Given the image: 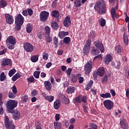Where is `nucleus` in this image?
Masks as SVG:
<instances>
[{"label":"nucleus","mask_w":129,"mask_h":129,"mask_svg":"<svg viewBox=\"0 0 129 129\" xmlns=\"http://www.w3.org/2000/svg\"><path fill=\"white\" fill-rule=\"evenodd\" d=\"M95 10L98 11L99 14L103 15L106 13V6L104 0H100L95 5Z\"/></svg>","instance_id":"f257e3e1"},{"label":"nucleus","mask_w":129,"mask_h":129,"mask_svg":"<svg viewBox=\"0 0 129 129\" xmlns=\"http://www.w3.org/2000/svg\"><path fill=\"white\" fill-rule=\"evenodd\" d=\"M6 42L8 48H9L10 50H13L15 49V45H16L17 43V40H16V38L14 37V36H9L7 38Z\"/></svg>","instance_id":"f03ea898"},{"label":"nucleus","mask_w":129,"mask_h":129,"mask_svg":"<svg viewBox=\"0 0 129 129\" xmlns=\"http://www.w3.org/2000/svg\"><path fill=\"white\" fill-rule=\"evenodd\" d=\"M18 105V102H17L15 100H10L7 101V107L8 112L10 113H13L14 112V108L17 107Z\"/></svg>","instance_id":"7ed1b4c3"},{"label":"nucleus","mask_w":129,"mask_h":129,"mask_svg":"<svg viewBox=\"0 0 129 129\" xmlns=\"http://www.w3.org/2000/svg\"><path fill=\"white\" fill-rule=\"evenodd\" d=\"M24 17L21 14H19L17 17L15 19V24H16V29L17 30H21V27L24 24Z\"/></svg>","instance_id":"20e7f679"},{"label":"nucleus","mask_w":129,"mask_h":129,"mask_svg":"<svg viewBox=\"0 0 129 129\" xmlns=\"http://www.w3.org/2000/svg\"><path fill=\"white\" fill-rule=\"evenodd\" d=\"M91 45V40L90 39H89L87 40L86 43L83 49V52L84 55H87V54H88V53L90 52Z\"/></svg>","instance_id":"39448f33"},{"label":"nucleus","mask_w":129,"mask_h":129,"mask_svg":"<svg viewBox=\"0 0 129 129\" xmlns=\"http://www.w3.org/2000/svg\"><path fill=\"white\" fill-rule=\"evenodd\" d=\"M5 123L6 128L7 129H15V125L13 124V122L10 121L8 116L5 115Z\"/></svg>","instance_id":"423d86ee"},{"label":"nucleus","mask_w":129,"mask_h":129,"mask_svg":"<svg viewBox=\"0 0 129 129\" xmlns=\"http://www.w3.org/2000/svg\"><path fill=\"white\" fill-rule=\"evenodd\" d=\"M49 12L45 11H42L39 15L41 22H46L48 20V18H49Z\"/></svg>","instance_id":"0eeeda50"},{"label":"nucleus","mask_w":129,"mask_h":129,"mask_svg":"<svg viewBox=\"0 0 129 129\" xmlns=\"http://www.w3.org/2000/svg\"><path fill=\"white\" fill-rule=\"evenodd\" d=\"M103 104L104 107L109 110L112 109V108L113 107V102L110 100L104 101Z\"/></svg>","instance_id":"6e6552de"},{"label":"nucleus","mask_w":129,"mask_h":129,"mask_svg":"<svg viewBox=\"0 0 129 129\" xmlns=\"http://www.w3.org/2000/svg\"><path fill=\"white\" fill-rule=\"evenodd\" d=\"M24 50L27 52H33L34 51V46L29 42H25L23 44Z\"/></svg>","instance_id":"1a4fd4ad"},{"label":"nucleus","mask_w":129,"mask_h":129,"mask_svg":"<svg viewBox=\"0 0 129 129\" xmlns=\"http://www.w3.org/2000/svg\"><path fill=\"white\" fill-rule=\"evenodd\" d=\"M91 68H92V61L89 60L85 66V71L87 74H89L91 72Z\"/></svg>","instance_id":"9d476101"},{"label":"nucleus","mask_w":129,"mask_h":129,"mask_svg":"<svg viewBox=\"0 0 129 129\" xmlns=\"http://www.w3.org/2000/svg\"><path fill=\"white\" fill-rule=\"evenodd\" d=\"M94 44L96 48L99 49L101 53H103L104 52V46H103V44L101 42L97 41H95Z\"/></svg>","instance_id":"9b49d317"},{"label":"nucleus","mask_w":129,"mask_h":129,"mask_svg":"<svg viewBox=\"0 0 129 129\" xmlns=\"http://www.w3.org/2000/svg\"><path fill=\"white\" fill-rule=\"evenodd\" d=\"M5 18L6 23H7L8 25H12V24L14 23V17H13V16L10 14H6Z\"/></svg>","instance_id":"f8f14e48"},{"label":"nucleus","mask_w":129,"mask_h":129,"mask_svg":"<svg viewBox=\"0 0 129 129\" xmlns=\"http://www.w3.org/2000/svg\"><path fill=\"white\" fill-rule=\"evenodd\" d=\"M111 60H112V55L110 54H108L104 57V62L106 65H108Z\"/></svg>","instance_id":"ddd939ff"},{"label":"nucleus","mask_w":129,"mask_h":129,"mask_svg":"<svg viewBox=\"0 0 129 129\" xmlns=\"http://www.w3.org/2000/svg\"><path fill=\"white\" fill-rule=\"evenodd\" d=\"M12 64L13 62H12V60L8 58L3 59L1 62V65H2V66H8L9 65H12Z\"/></svg>","instance_id":"4468645a"},{"label":"nucleus","mask_w":129,"mask_h":129,"mask_svg":"<svg viewBox=\"0 0 129 129\" xmlns=\"http://www.w3.org/2000/svg\"><path fill=\"white\" fill-rule=\"evenodd\" d=\"M120 124L121 127L123 129H128V125L126 123V120L125 119H122L120 121Z\"/></svg>","instance_id":"2eb2a0df"},{"label":"nucleus","mask_w":129,"mask_h":129,"mask_svg":"<svg viewBox=\"0 0 129 129\" xmlns=\"http://www.w3.org/2000/svg\"><path fill=\"white\" fill-rule=\"evenodd\" d=\"M117 9V6H115L114 8H112L111 10V16L113 21L115 20V18H117V14H116V13H115V10Z\"/></svg>","instance_id":"dca6fc26"},{"label":"nucleus","mask_w":129,"mask_h":129,"mask_svg":"<svg viewBox=\"0 0 129 129\" xmlns=\"http://www.w3.org/2000/svg\"><path fill=\"white\" fill-rule=\"evenodd\" d=\"M68 35H69L68 31H61L58 33V36L60 39H63V38L66 37V36H68Z\"/></svg>","instance_id":"f3484780"},{"label":"nucleus","mask_w":129,"mask_h":129,"mask_svg":"<svg viewBox=\"0 0 129 129\" xmlns=\"http://www.w3.org/2000/svg\"><path fill=\"white\" fill-rule=\"evenodd\" d=\"M13 113V117L14 119H19L21 117V113H20V111L18 110H15Z\"/></svg>","instance_id":"a211bd4d"},{"label":"nucleus","mask_w":129,"mask_h":129,"mask_svg":"<svg viewBox=\"0 0 129 129\" xmlns=\"http://www.w3.org/2000/svg\"><path fill=\"white\" fill-rule=\"evenodd\" d=\"M105 72V71L103 67L100 68L97 71V75H98V76H100V77H102V76H103L104 75Z\"/></svg>","instance_id":"6ab92c4d"},{"label":"nucleus","mask_w":129,"mask_h":129,"mask_svg":"<svg viewBox=\"0 0 129 129\" xmlns=\"http://www.w3.org/2000/svg\"><path fill=\"white\" fill-rule=\"evenodd\" d=\"M44 84L45 88L47 90H48V91H50V90L52 89V85L51 84V83H50V82L48 81H45L44 82Z\"/></svg>","instance_id":"aec40b11"},{"label":"nucleus","mask_w":129,"mask_h":129,"mask_svg":"<svg viewBox=\"0 0 129 129\" xmlns=\"http://www.w3.org/2000/svg\"><path fill=\"white\" fill-rule=\"evenodd\" d=\"M63 25L64 27H68L71 25V20L70 19V17H67L64 21H63Z\"/></svg>","instance_id":"412c9836"},{"label":"nucleus","mask_w":129,"mask_h":129,"mask_svg":"<svg viewBox=\"0 0 129 129\" xmlns=\"http://www.w3.org/2000/svg\"><path fill=\"white\" fill-rule=\"evenodd\" d=\"M60 106H61V101L57 99L54 102L53 107L54 109H58Z\"/></svg>","instance_id":"4be33fe9"},{"label":"nucleus","mask_w":129,"mask_h":129,"mask_svg":"<svg viewBox=\"0 0 129 129\" xmlns=\"http://www.w3.org/2000/svg\"><path fill=\"white\" fill-rule=\"evenodd\" d=\"M50 15L51 17H53V18H58L59 16H60L59 11L57 10H53L51 11Z\"/></svg>","instance_id":"5701e85b"},{"label":"nucleus","mask_w":129,"mask_h":129,"mask_svg":"<svg viewBox=\"0 0 129 129\" xmlns=\"http://www.w3.org/2000/svg\"><path fill=\"white\" fill-rule=\"evenodd\" d=\"M91 53L92 54V55H94V56H95L99 54V51L98 50V49H97V48L94 47L92 48Z\"/></svg>","instance_id":"b1692460"},{"label":"nucleus","mask_w":129,"mask_h":129,"mask_svg":"<svg viewBox=\"0 0 129 129\" xmlns=\"http://www.w3.org/2000/svg\"><path fill=\"white\" fill-rule=\"evenodd\" d=\"M100 96L102 98H110L111 95L109 93H106L100 94Z\"/></svg>","instance_id":"393cba45"},{"label":"nucleus","mask_w":129,"mask_h":129,"mask_svg":"<svg viewBox=\"0 0 129 129\" xmlns=\"http://www.w3.org/2000/svg\"><path fill=\"white\" fill-rule=\"evenodd\" d=\"M121 50H122V48H121V46L118 45L115 46V51L118 54L121 53Z\"/></svg>","instance_id":"a878e982"},{"label":"nucleus","mask_w":129,"mask_h":129,"mask_svg":"<svg viewBox=\"0 0 129 129\" xmlns=\"http://www.w3.org/2000/svg\"><path fill=\"white\" fill-rule=\"evenodd\" d=\"M123 41L125 45H127L128 44V38H127V35L125 33H124L123 34Z\"/></svg>","instance_id":"bb28decb"},{"label":"nucleus","mask_w":129,"mask_h":129,"mask_svg":"<svg viewBox=\"0 0 129 129\" xmlns=\"http://www.w3.org/2000/svg\"><path fill=\"white\" fill-rule=\"evenodd\" d=\"M54 125L55 129H61V127H62V125L60 124V122H54Z\"/></svg>","instance_id":"cd10ccee"},{"label":"nucleus","mask_w":129,"mask_h":129,"mask_svg":"<svg viewBox=\"0 0 129 129\" xmlns=\"http://www.w3.org/2000/svg\"><path fill=\"white\" fill-rule=\"evenodd\" d=\"M68 93L72 94L75 91V88L74 87H70L68 88Z\"/></svg>","instance_id":"c85d7f7f"},{"label":"nucleus","mask_w":129,"mask_h":129,"mask_svg":"<svg viewBox=\"0 0 129 129\" xmlns=\"http://www.w3.org/2000/svg\"><path fill=\"white\" fill-rule=\"evenodd\" d=\"M45 99L46 100H48L49 102H52L53 100H54V96H46L45 97Z\"/></svg>","instance_id":"c756f323"},{"label":"nucleus","mask_w":129,"mask_h":129,"mask_svg":"<svg viewBox=\"0 0 129 129\" xmlns=\"http://www.w3.org/2000/svg\"><path fill=\"white\" fill-rule=\"evenodd\" d=\"M22 75H21V74H16L12 77V80L13 81H17V80H18V79H19V78H20V77Z\"/></svg>","instance_id":"7c9ffc66"},{"label":"nucleus","mask_w":129,"mask_h":129,"mask_svg":"<svg viewBox=\"0 0 129 129\" xmlns=\"http://www.w3.org/2000/svg\"><path fill=\"white\" fill-rule=\"evenodd\" d=\"M45 41L46 43H51V42H52V38L50 36V34L46 35Z\"/></svg>","instance_id":"2f4dec72"},{"label":"nucleus","mask_w":129,"mask_h":129,"mask_svg":"<svg viewBox=\"0 0 129 129\" xmlns=\"http://www.w3.org/2000/svg\"><path fill=\"white\" fill-rule=\"evenodd\" d=\"M71 41V39L69 37H64L63 39V43L64 44H69Z\"/></svg>","instance_id":"473e14b6"},{"label":"nucleus","mask_w":129,"mask_h":129,"mask_svg":"<svg viewBox=\"0 0 129 129\" xmlns=\"http://www.w3.org/2000/svg\"><path fill=\"white\" fill-rule=\"evenodd\" d=\"M75 102H77V103H81L82 102V95H80L76 98Z\"/></svg>","instance_id":"72a5a7b5"},{"label":"nucleus","mask_w":129,"mask_h":129,"mask_svg":"<svg viewBox=\"0 0 129 129\" xmlns=\"http://www.w3.org/2000/svg\"><path fill=\"white\" fill-rule=\"evenodd\" d=\"M7 5H8V4L7 3V2L5 0H2L0 2L1 8H5V7H7Z\"/></svg>","instance_id":"f704fd0d"},{"label":"nucleus","mask_w":129,"mask_h":129,"mask_svg":"<svg viewBox=\"0 0 129 129\" xmlns=\"http://www.w3.org/2000/svg\"><path fill=\"white\" fill-rule=\"evenodd\" d=\"M6 78H7V77L6 76V75H5V73L2 72L0 75V81L2 82L5 81Z\"/></svg>","instance_id":"c9c22d12"},{"label":"nucleus","mask_w":129,"mask_h":129,"mask_svg":"<svg viewBox=\"0 0 129 129\" xmlns=\"http://www.w3.org/2000/svg\"><path fill=\"white\" fill-rule=\"evenodd\" d=\"M106 21H105V19L103 18H101L99 21V24L101 27H104L105 26V24Z\"/></svg>","instance_id":"e433bc0d"},{"label":"nucleus","mask_w":129,"mask_h":129,"mask_svg":"<svg viewBox=\"0 0 129 129\" xmlns=\"http://www.w3.org/2000/svg\"><path fill=\"white\" fill-rule=\"evenodd\" d=\"M74 4L77 8L81 7V0H76Z\"/></svg>","instance_id":"4c0bfd02"},{"label":"nucleus","mask_w":129,"mask_h":129,"mask_svg":"<svg viewBox=\"0 0 129 129\" xmlns=\"http://www.w3.org/2000/svg\"><path fill=\"white\" fill-rule=\"evenodd\" d=\"M40 73H41V71L34 72L33 75H34L35 78H36V79H38V78H39V77H40Z\"/></svg>","instance_id":"58836bf2"},{"label":"nucleus","mask_w":129,"mask_h":129,"mask_svg":"<svg viewBox=\"0 0 129 129\" xmlns=\"http://www.w3.org/2000/svg\"><path fill=\"white\" fill-rule=\"evenodd\" d=\"M62 99L64 101L65 104H69L70 103V100L68 97H66L65 96H62Z\"/></svg>","instance_id":"ea45409f"},{"label":"nucleus","mask_w":129,"mask_h":129,"mask_svg":"<svg viewBox=\"0 0 129 129\" xmlns=\"http://www.w3.org/2000/svg\"><path fill=\"white\" fill-rule=\"evenodd\" d=\"M38 55H33L31 57V60L32 62H37V61H38Z\"/></svg>","instance_id":"a19ab883"},{"label":"nucleus","mask_w":129,"mask_h":129,"mask_svg":"<svg viewBox=\"0 0 129 129\" xmlns=\"http://www.w3.org/2000/svg\"><path fill=\"white\" fill-rule=\"evenodd\" d=\"M16 72H17L16 69H13L9 71V76H10V77H12V76H13V75H14V74H15Z\"/></svg>","instance_id":"79ce46f5"},{"label":"nucleus","mask_w":129,"mask_h":129,"mask_svg":"<svg viewBox=\"0 0 129 129\" xmlns=\"http://www.w3.org/2000/svg\"><path fill=\"white\" fill-rule=\"evenodd\" d=\"M51 27L53 28L54 30H57L58 28H59V25L57 24L56 22H52L51 24Z\"/></svg>","instance_id":"37998d69"},{"label":"nucleus","mask_w":129,"mask_h":129,"mask_svg":"<svg viewBox=\"0 0 129 129\" xmlns=\"http://www.w3.org/2000/svg\"><path fill=\"white\" fill-rule=\"evenodd\" d=\"M22 102H27L28 101V99H29V97H28V95H24V96H23L21 98Z\"/></svg>","instance_id":"c03bdc74"},{"label":"nucleus","mask_w":129,"mask_h":129,"mask_svg":"<svg viewBox=\"0 0 129 129\" xmlns=\"http://www.w3.org/2000/svg\"><path fill=\"white\" fill-rule=\"evenodd\" d=\"M42 57H43V59L44 60H47V59H48L49 58V54H48L46 52H44L42 53Z\"/></svg>","instance_id":"a18cd8bd"},{"label":"nucleus","mask_w":129,"mask_h":129,"mask_svg":"<svg viewBox=\"0 0 129 129\" xmlns=\"http://www.w3.org/2000/svg\"><path fill=\"white\" fill-rule=\"evenodd\" d=\"M96 35V34H95V32H94L93 31H91L90 32L89 36L90 37V38H95Z\"/></svg>","instance_id":"49530a36"},{"label":"nucleus","mask_w":129,"mask_h":129,"mask_svg":"<svg viewBox=\"0 0 129 129\" xmlns=\"http://www.w3.org/2000/svg\"><path fill=\"white\" fill-rule=\"evenodd\" d=\"M45 31L46 35H50V27L48 26H45Z\"/></svg>","instance_id":"de8ad7c7"},{"label":"nucleus","mask_w":129,"mask_h":129,"mask_svg":"<svg viewBox=\"0 0 129 129\" xmlns=\"http://www.w3.org/2000/svg\"><path fill=\"white\" fill-rule=\"evenodd\" d=\"M26 31L27 33H31L32 32V26L30 24H28L26 27Z\"/></svg>","instance_id":"09e8293b"},{"label":"nucleus","mask_w":129,"mask_h":129,"mask_svg":"<svg viewBox=\"0 0 129 129\" xmlns=\"http://www.w3.org/2000/svg\"><path fill=\"white\" fill-rule=\"evenodd\" d=\"M93 85V81L91 80L90 81V83L88 84L87 87V90H88L91 88V87Z\"/></svg>","instance_id":"8fccbe9b"},{"label":"nucleus","mask_w":129,"mask_h":129,"mask_svg":"<svg viewBox=\"0 0 129 129\" xmlns=\"http://www.w3.org/2000/svg\"><path fill=\"white\" fill-rule=\"evenodd\" d=\"M12 91L14 94H17L18 93V90H17V87L16 86L14 85L12 87Z\"/></svg>","instance_id":"3c124183"},{"label":"nucleus","mask_w":129,"mask_h":129,"mask_svg":"<svg viewBox=\"0 0 129 129\" xmlns=\"http://www.w3.org/2000/svg\"><path fill=\"white\" fill-rule=\"evenodd\" d=\"M53 42H54V44H55V45H56L57 47L58 46V38H57L56 36H54L53 37Z\"/></svg>","instance_id":"603ef678"},{"label":"nucleus","mask_w":129,"mask_h":129,"mask_svg":"<svg viewBox=\"0 0 129 129\" xmlns=\"http://www.w3.org/2000/svg\"><path fill=\"white\" fill-rule=\"evenodd\" d=\"M3 94L0 93V106H1V105H3L4 104V102H3Z\"/></svg>","instance_id":"864d4df0"},{"label":"nucleus","mask_w":129,"mask_h":129,"mask_svg":"<svg viewBox=\"0 0 129 129\" xmlns=\"http://www.w3.org/2000/svg\"><path fill=\"white\" fill-rule=\"evenodd\" d=\"M36 129H42V127L41 126V123L39 122H37L36 123Z\"/></svg>","instance_id":"5fc2aeb1"},{"label":"nucleus","mask_w":129,"mask_h":129,"mask_svg":"<svg viewBox=\"0 0 129 129\" xmlns=\"http://www.w3.org/2000/svg\"><path fill=\"white\" fill-rule=\"evenodd\" d=\"M8 96L9 98H15V97H16V95H15V94L11 92H9Z\"/></svg>","instance_id":"6e6d98bb"},{"label":"nucleus","mask_w":129,"mask_h":129,"mask_svg":"<svg viewBox=\"0 0 129 129\" xmlns=\"http://www.w3.org/2000/svg\"><path fill=\"white\" fill-rule=\"evenodd\" d=\"M27 13H28L29 16H32L33 12V10L32 9H28L27 10Z\"/></svg>","instance_id":"4d7b16f0"},{"label":"nucleus","mask_w":129,"mask_h":129,"mask_svg":"<svg viewBox=\"0 0 129 129\" xmlns=\"http://www.w3.org/2000/svg\"><path fill=\"white\" fill-rule=\"evenodd\" d=\"M107 82V76H106L102 78V83H105Z\"/></svg>","instance_id":"13d9d810"},{"label":"nucleus","mask_w":129,"mask_h":129,"mask_svg":"<svg viewBox=\"0 0 129 129\" xmlns=\"http://www.w3.org/2000/svg\"><path fill=\"white\" fill-rule=\"evenodd\" d=\"M72 72V69L71 68H68V70H67L66 71V73L67 75H70Z\"/></svg>","instance_id":"bf43d9fd"},{"label":"nucleus","mask_w":129,"mask_h":129,"mask_svg":"<svg viewBox=\"0 0 129 129\" xmlns=\"http://www.w3.org/2000/svg\"><path fill=\"white\" fill-rule=\"evenodd\" d=\"M28 82H34L35 78L34 77H30L27 79Z\"/></svg>","instance_id":"052dcab7"},{"label":"nucleus","mask_w":129,"mask_h":129,"mask_svg":"<svg viewBox=\"0 0 129 129\" xmlns=\"http://www.w3.org/2000/svg\"><path fill=\"white\" fill-rule=\"evenodd\" d=\"M31 95L32 96H36L37 95V90H33L31 92Z\"/></svg>","instance_id":"680f3d73"},{"label":"nucleus","mask_w":129,"mask_h":129,"mask_svg":"<svg viewBox=\"0 0 129 129\" xmlns=\"http://www.w3.org/2000/svg\"><path fill=\"white\" fill-rule=\"evenodd\" d=\"M83 109H84V112H85V113H87V112H88V111H87V110L88 109V107L86 106V105H84Z\"/></svg>","instance_id":"e2e57ef3"},{"label":"nucleus","mask_w":129,"mask_h":129,"mask_svg":"<svg viewBox=\"0 0 129 129\" xmlns=\"http://www.w3.org/2000/svg\"><path fill=\"white\" fill-rule=\"evenodd\" d=\"M55 117L56 121H58V120H59V119H60V114H56Z\"/></svg>","instance_id":"0e129e2a"},{"label":"nucleus","mask_w":129,"mask_h":129,"mask_svg":"<svg viewBox=\"0 0 129 129\" xmlns=\"http://www.w3.org/2000/svg\"><path fill=\"white\" fill-rule=\"evenodd\" d=\"M8 49L5 48L2 51H0V55H4V54H5V53L7 52V50Z\"/></svg>","instance_id":"69168bd1"},{"label":"nucleus","mask_w":129,"mask_h":129,"mask_svg":"<svg viewBox=\"0 0 129 129\" xmlns=\"http://www.w3.org/2000/svg\"><path fill=\"white\" fill-rule=\"evenodd\" d=\"M110 92L112 95V96H115V91L114 90L111 89Z\"/></svg>","instance_id":"338daca9"},{"label":"nucleus","mask_w":129,"mask_h":129,"mask_svg":"<svg viewBox=\"0 0 129 129\" xmlns=\"http://www.w3.org/2000/svg\"><path fill=\"white\" fill-rule=\"evenodd\" d=\"M71 81L73 82L74 83H75V82H77V79L75 77H73L71 79Z\"/></svg>","instance_id":"774afa93"}]
</instances>
